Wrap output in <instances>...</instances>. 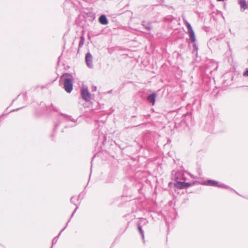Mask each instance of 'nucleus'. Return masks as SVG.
<instances>
[{
  "label": "nucleus",
  "mask_w": 248,
  "mask_h": 248,
  "mask_svg": "<svg viewBox=\"0 0 248 248\" xmlns=\"http://www.w3.org/2000/svg\"><path fill=\"white\" fill-rule=\"evenodd\" d=\"M244 76H248V69H247L246 72H245L243 74Z\"/></svg>",
  "instance_id": "ddd939ff"
},
{
  "label": "nucleus",
  "mask_w": 248,
  "mask_h": 248,
  "mask_svg": "<svg viewBox=\"0 0 248 248\" xmlns=\"http://www.w3.org/2000/svg\"><path fill=\"white\" fill-rule=\"evenodd\" d=\"M138 229H139V231L140 232V233L142 235V238H144L143 232L142 230V229H141V226H140V225H139V226H138Z\"/></svg>",
  "instance_id": "9b49d317"
},
{
  "label": "nucleus",
  "mask_w": 248,
  "mask_h": 248,
  "mask_svg": "<svg viewBox=\"0 0 248 248\" xmlns=\"http://www.w3.org/2000/svg\"><path fill=\"white\" fill-rule=\"evenodd\" d=\"M204 184L206 185L216 186H218L219 187H223V188L226 187V186L224 185H223V184L219 185L217 181H216L214 180H208L207 181L205 182Z\"/></svg>",
  "instance_id": "20e7f679"
},
{
  "label": "nucleus",
  "mask_w": 248,
  "mask_h": 248,
  "mask_svg": "<svg viewBox=\"0 0 248 248\" xmlns=\"http://www.w3.org/2000/svg\"><path fill=\"white\" fill-rule=\"evenodd\" d=\"M82 97L86 101H89L91 99V94L88 89L85 87H82L81 90Z\"/></svg>",
  "instance_id": "f03ea898"
},
{
  "label": "nucleus",
  "mask_w": 248,
  "mask_h": 248,
  "mask_svg": "<svg viewBox=\"0 0 248 248\" xmlns=\"http://www.w3.org/2000/svg\"><path fill=\"white\" fill-rule=\"evenodd\" d=\"M177 185L180 188H183L184 187H187L190 186L188 183L179 182L177 183Z\"/></svg>",
  "instance_id": "1a4fd4ad"
},
{
  "label": "nucleus",
  "mask_w": 248,
  "mask_h": 248,
  "mask_svg": "<svg viewBox=\"0 0 248 248\" xmlns=\"http://www.w3.org/2000/svg\"><path fill=\"white\" fill-rule=\"evenodd\" d=\"M184 23L188 29V31L193 30L191 26L186 20H184Z\"/></svg>",
  "instance_id": "9d476101"
},
{
  "label": "nucleus",
  "mask_w": 248,
  "mask_h": 248,
  "mask_svg": "<svg viewBox=\"0 0 248 248\" xmlns=\"http://www.w3.org/2000/svg\"><path fill=\"white\" fill-rule=\"evenodd\" d=\"M155 97H156V95L155 93H152L151 94H150L148 97V100L151 102L153 105H154L155 103Z\"/></svg>",
  "instance_id": "0eeeda50"
},
{
  "label": "nucleus",
  "mask_w": 248,
  "mask_h": 248,
  "mask_svg": "<svg viewBox=\"0 0 248 248\" xmlns=\"http://www.w3.org/2000/svg\"><path fill=\"white\" fill-rule=\"evenodd\" d=\"M238 2L240 6L241 11L243 12L246 9H248V4L246 0H238Z\"/></svg>",
  "instance_id": "39448f33"
},
{
  "label": "nucleus",
  "mask_w": 248,
  "mask_h": 248,
  "mask_svg": "<svg viewBox=\"0 0 248 248\" xmlns=\"http://www.w3.org/2000/svg\"><path fill=\"white\" fill-rule=\"evenodd\" d=\"M57 241V238H55L53 239V241H52V244H54V243H56Z\"/></svg>",
  "instance_id": "4468645a"
},
{
  "label": "nucleus",
  "mask_w": 248,
  "mask_h": 248,
  "mask_svg": "<svg viewBox=\"0 0 248 248\" xmlns=\"http://www.w3.org/2000/svg\"><path fill=\"white\" fill-rule=\"evenodd\" d=\"M85 60L87 66L92 68L93 67V57L90 53L88 52L86 54Z\"/></svg>",
  "instance_id": "7ed1b4c3"
},
{
  "label": "nucleus",
  "mask_w": 248,
  "mask_h": 248,
  "mask_svg": "<svg viewBox=\"0 0 248 248\" xmlns=\"http://www.w3.org/2000/svg\"><path fill=\"white\" fill-rule=\"evenodd\" d=\"M64 88L66 92L69 93L73 89L72 81L70 78H65L64 81Z\"/></svg>",
  "instance_id": "f257e3e1"
},
{
  "label": "nucleus",
  "mask_w": 248,
  "mask_h": 248,
  "mask_svg": "<svg viewBox=\"0 0 248 248\" xmlns=\"http://www.w3.org/2000/svg\"><path fill=\"white\" fill-rule=\"evenodd\" d=\"M99 21L102 25H107L108 23V19L105 15H101L99 17Z\"/></svg>",
  "instance_id": "423d86ee"
},
{
  "label": "nucleus",
  "mask_w": 248,
  "mask_h": 248,
  "mask_svg": "<svg viewBox=\"0 0 248 248\" xmlns=\"http://www.w3.org/2000/svg\"><path fill=\"white\" fill-rule=\"evenodd\" d=\"M217 0L218 1H224V0Z\"/></svg>",
  "instance_id": "f3484780"
},
{
  "label": "nucleus",
  "mask_w": 248,
  "mask_h": 248,
  "mask_svg": "<svg viewBox=\"0 0 248 248\" xmlns=\"http://www.w3.org/2000/svg\"><path fill=\"white\" fill-rule=\"evenodd\" d=\"M83 42L80 41V43H79V46H80L83 45Z\"/></svg>",
  "instance_id": "dca6fc26"
},
{
  "label": "nucleus",
  "mask_w": 248,
  "mask_h": 248,
  "mask_svg": "<svg viewBox=\"0 0 248 248\" xmlns=\"http://www.w3.org/2000/svg\"><path fill=\"white\" fill-rule=\"evenodd\" d=\"M190 40L192 42H194L196 41V38L193 30L188 31Z\"/></svg>",
  "instance_id": "6e6552de"
},
{
  "label": "nucleus",
  "mask_w": 248,
  "mask_h": 248,
  "mask_svg": "<svg viewBox=\"0 0 248 248\" xmlns=\"http://www.w3.org/2000/svg\"><path fill=\"white\" fill-rule=\"evenodd\" d=\"M73 200V197H72L71 199V201L72 202V200Z\"/></svg>",
  "instance_id": "a211bd4d"
},
{
  "label": "nucleus",
  "mask_w": 248,
  "mask_h": 248,
  "mask_svg": "<svg viewBox=\"0 0 248 248\" xmlns=\"http://www.w3.org/2000/svg\"><path fill=\"white\" fill-rule=\"evenodd\" d=\"M140 222H146V219H143V218H142V219H141L140 220Z\"/></svg>",
  "instance_id": "2eb2a0df"
},
{
  "label": "nucleus",
  "mask_w": 248,
  "mask_h": 248,
  "mask_svg": "<svg viewBox=\"0 0 248 248\" xmlns=\"http://www.w3.org/2000/svg\"><path fill=\"white\" fill-rule=\"evenodd\" d=\"M145 23V22H143V25L145 27V28L149 30H150L151 28L150 25L148 24L147 26H145V25L144 24Z\"/></svg>",
  "instance_id": "f8f14e48"
}]
</instances>
